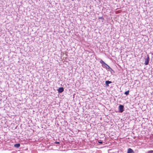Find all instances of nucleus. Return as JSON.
I'll return each mask as SVG.
<instances>
[{
	"mask_svg": "<svg viewBox=\"0 0 153 153\" xmlns=\"http://www.w3.org/2000/svg\"><path fill=\"white\" fill-rule=\"evenodd\" d=\"M123 106L122 105H120L119 107V109L120 110V112H122L123 111Z\"/></svg>",
	"mask_w": 153,
	"mask_h": 153,
	"instance_id": "nucleus-1",
	"label": "nucleus"
},
{
	"mask_svg": "<svg viewBox=\"0 0 153 153\" xmlns=\"http://www.w3.org/2000/svg\"><path fill=\"white\" fill-rule=\"evenodd\" d=\"M58 91L59 93H62L63 91L64 88L63 87L59 88Z\"/></svg>",
	"mask_w": 153,
	"mask_h": 153,
	"instance_id": "nucleus-2",
	"label": "nucleus"
},
{
	"mask_svg": "<svg viewBox=\"0 0 153 153\" xmlns=\"http://www.w3.org/2000/svg\"><path fill=\"white\" fill-rule=\"evenodd\" d=\"M127 153H134V152L131 149L128 148V150Z\"/></svg>",
	"mask_w": 153,
	"mask_h": 153,
	"instance_id": "nucleus-3",
	"label": "nucleus"
},
{
	"mask_svg": "<svg viewBox=\"0 0 153 153\" xmlns=\"http://www.w3.org/2000/svg\"><path fill=\"white\" fill-rule=\"evenodd\" d=\"M149 57H148L146 59L145 61V64L146 65H147L148 64L149 61Z\"/></svg>",
	"mask_w": 153,
	"mask_h": 153,
	"instance_id": "nucleus-4",
	"label": "nucleus"
},
{
	"mask_svg": "<svg viewBox=\"0 0 153 153\" xmlns=\"http://www.w3.org/2000/svg\"><path fill=\"white\" fill-rule=\"evenodd\" d=\"M111 82L109 81H105V84L106 85L108 86V84L111 83Z\"/></svg>",
	"mask_w": 153,
	"mask_h": 153,
	"instance_id": "nucleus-5",
	"label": "nucleus"
},
{
	"mask_svg": "<svg viewBox=\"0 0 153 153\" xmlns=\"http://www.w3.org/2000/svg\"><path fill=\"white\" fill-rule=\"evenodd\" d=\"M14 146L16 148H18L20 146V144L19 143L16 144L14 145Z\"/></svg>",
	"mask_w": 153,
	"mask_h": 153,
	"instance_id": "nucleus-6",
	"label": "nucleus"
},
{
	"mask_svg": "<svg viewBox=\"0 0 153 153\" xmlns=\"http://www.w3.org/2000/svg\"><path fill=\"white\" fill-rule=\"evenodd\" d=\"M106 68H109V66L106 64L105 63V64L103 65Z\"/></svg>",
	"mask_w": 153,
	"mask_h": 153,
	"instance_id": "nucleus-7",
	"label": "nucleus"
},
{
	"mask_svg": "<svg viewBox=\"0 0 153 153\" xmlns=\"http://www.w3.org/2000/svg\"><path fill=\"white\" fill-rule=\"evenodd\" d=\"M100 63L102 64L103 65H104L105 64V62L102 59H101L100 61Z\"/></svg>",
	"mask_w": 153,
	"mask_h": 153,
	"instance_id": "nucleus-8",
	"label": "nucleus"
},
{
	"mask_svg": "<svg viewBox=\"0 0 153 153\" xmlns=\"http://www.w3.org/2000/svg\"><path fill=\"white\" fill-rule=\"evenodd\" d=\"M129 90H128L127 91H126L125 92L124 94L126 95H127L129 94Z\"/></svg>",
	"mask_w": 153,
	"mask_h": 153,
	"instance_id": "nucleus-9",
	"label": "nucleus"
},
{
	"mask_svg": "<svg viewBox=\"0 0 153 153\" xmlns=\"http://www.w3.org/2000/svg\"><path fill=\"white\" fill-rule=\"evenodd\" d=\"M147 153H153V150H151L148 151Z\"/></svg>",
	"mask_w": 153,
	"mask_h": 153,
	"instance_id": "nucleus-10",
	"label": "nucleus"
},
{
	"mask_svg": "<svg viewBox=\"0 0 153 153\" xmlns=\"http://www.w3.org/2000/svg\"><path fill=\"white\" fill-rule=\"evenodd\" d=\"M54 143L56 144H59L60 143V142H54Z\"/></svg>",
	"mask_w": 153,
	"mask_h": 153,
	"instance_id": "nucleus-11",
	"label": "nucleus"
},
{
	"mask_svg": "<svg viewBox=\"0 0 153 153\" xmlns=\"http://www.w3.org/2000/svg\"><path fill=\"white\" fill-rule=\"evenodd\" d=\"M99 19H101L102 20V22L103 21V20H104V19L102 17H100L99 18Z\"/></svg>",
	"mask_w": 153,
	"mask_h": 153,
	"instance_id": "nucleus-12",
	"label": "nucleus"
},
{
	"mask_svg": "<svg viewBox=\"0 0 153 153\" xmlns=\"http://www.w3.org/2000/svg\"><path fill=\"white\" fill-rule=\"evenodd\" d=\"M99 142V143H102V141H99V142Z\"/></svg>",
	"mask_w": 153,
	"mask_h": 153,
	"instance_id": "nucleus-13",
	"label": "nucleus"
}]
</instances>
